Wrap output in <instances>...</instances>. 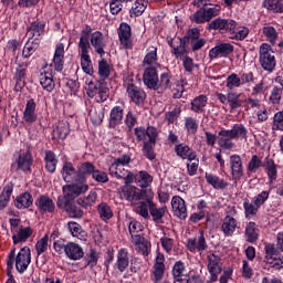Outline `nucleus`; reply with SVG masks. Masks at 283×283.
Returning <instances> with one entry per match:
<instances>
[{
  "mask_svg": "<svg viewBox=\"0 0 283 283\" xmlns=\"http://www.w3.org/2000/svg\"><path fill=\"white\" fill-rule=\"evenodd\" d=\"M189 19L191 23H196L197 25H200L202 23H209L205 13V9L202 7L199 8L195 13H192Z\"/></svg>",
  "mask_w": 283,
  "mask_h": 283,
  "instance_id": "54",
  "label": "nucleus"
},
{
  "mask_svg": "<svg viewBox=\"0 0 283 283\" xmlns=\"http://www.w3.org/2000/svg\"><path fill=\"white\" fill-rule=\"evenodd\" d=\"M40 85L45 92H54L56 83L54 82V74L50 71H44L39 75Z\"/></svg>",
  "mask_w": 283,
  "mask_h": 283,
  "instance_id": "34",
  "label": "nucleus"
},
{
  "mask_svg": "<svg viewBox=\"0 0 283 283\" xmlns=\"http://www.w3.org/2000/svg\"><path fill=\"white\" fill-rule=\"evenodd\" d=\"M263 168L268 174V180L270 185H273L277 180V164L271 157H265L263 161Z\"/></svg>",
  "mask_w": 283,
  "mask_h": 283,
  "instance_id": "31",
  "label": "nucleus"
},
{
  "mask_svg": "<svg viewBox=\"0 0 283 283\" xmlns=\"http://www.w3.org/2000/svg\"><path fill=\"white\" fill-rule=\"evenodd\" d=\"M41 45V38L28 39L27 43L24 44L22 56L23 59H30L36 49Z\"/></svg>",
  "mask_w": 283,
  "mask_h": 283,
  "instance_id": "41",
  "label": "nucleus"
},
{
  "mask_svg": "<svg viewBox=\"0 0 283 283\" xmlns=\"http://www.w3.org/2000/svg\"><path fill=\"white\" fill-rule=\"evenodd\" d=\"M65 255L69 258V260H73L74 262L78 260H83L85 256V251L83 250V247L78 243L74 242H67L65 248Z\"/></svg>",
  "mask_w": 283,
  "mask_h": 283,
  "instance_id": "25",
  "label": "nucleus"
},
{
  "mask_svg": "<svg viewBox=\"0 0 283 283\" xmlns=\"http://www.w3.org/2000/svg\"><path fill=\"white\" fill-rule=\"evenodd\" d=\"M148 202H149V213L153 218V221L156 222V224H160V222H163V218H165L167 208H157L154 201H148Z\"/></svg>",
  "mask_w": 283,
  "mask_h": 283,
  "instance_id": "47",
  "label": "nucleus"
},
{
  "mask_svg": "<svg viewBox=\"0 0 283 283\" xmlns=\"http://www.w3.org/2000/svg\"><path fill=\"white\" fill-rule=\"evenodd\" d=\"M186 271H187V265H185V262L177 261L172 266L171 275L172 277H185Z\"/></svg>",
  "mask_w": 283,
  "mask_h": 283,
  "instance_id": "61",
  "label": "nucleus"
},
{
  "mask_svg": "<svg viewBox=\"0 0 283 283\" xmlns=\"http://www.w3.org/2000/svg\"><path fill=\"white\" fill-rule=\"evenodd\" d=\"M174 87V82H171L170 73H161L158 80V90H171Z\"/></svg>",
  "mask_w": 283,
  "mask_h": 283,
  "instance_id": "53",
  "label": "nucleus"
},
{
  "mask_svg": "<svg viewBox=\"0 0 283 283\" xmlns=\"http://www.w3.org/2000/svg\"><path fill=\"white\" fill-rule=\"evenodd\" d=\"M165 277V254L158 253L153 265L150 280L153 283H160Z\"/></svg>",
  "mask_w": 283,
  "mask_h": 283,
  "instance_id": "14",
  "label": "nucleus"
},
{
  "mask_svg": "<svg viewBox=\"0 0 283 283\" xmlns=\"http://www.w3.org/2000/svg\"><path fill=\"white\" fill-rule=\"evenodd\" d=\"M117 180H125V185H132V182H134V174L128 169L123 168V166H119Z\"/></svg>",
  "mask_w": 283,
  "mask_h": 283,
  "instance_id": "59",
  "label": "nucleus"
},
{
  "mask_svg": "<svg viewBox=\"0 0 283 283\" xmlns=\"http://www.w3.org/2000/svg\"><path fill=\"white\" fill-rule=\"evenodd\" d=\"M129 266V251L126 248H122L117 251V259L115 262V268L119 273H125Z\"/></svg>",
  "mask_w": 283,
  "mask_h": 283,
  "instance_id": "29",
  "label": "nucleus"
},
{
  "mask_svg": "<svg viewBox=\"0 0 283 283\" xmlns=\"http://www.w3.org/2000/svg\"><path fill=\"white\" fill-rule=\"evenodd\" d=\"M245 239L250 244H255L260 239V229L258 228V223L250 221L245 226Z\"/></svg>",
  "mask_w": 283,
  "mask_h": 283,
  "instance_id": "39",
  "label": "nucleus"
},
{
  "mask_svg": "<svg viewBox=\"0 0 283 283\" xmlns=\"http://www.w3.org/2000/svg\"><path fill=\"white\" fill-rule=\"evenodd\" d=\"M14 191V184L12 181L8 182L0 193V211H3L10 205V198H12V192Z\"/></svg>",
  "mask_w": 283,
  "mask_h": 283,
  "instance_id": "37",
  "label": "nucleus"
},
{
  "mask_svg": "<svg viewBox=\"0 0 283 283\" xmlns=\"http://www.w3.org/2000/svg\"><path fill=\"white\" fill-rule=\"evenodd\" d=\"M34 231L31 227H21L18 234L12 235L13 244H21V242H28V239L32 238Z\"/></svg>",
  "mask_w": 283,
  "mask_h": 283,
  "instance_id": "44",
  "label": "nucleus"
},
{
  "mask_svg": "<svg viewBox=\"0 0 283 283\" xmlns=\"http://www.w3.org/2000/svg\"><path fill=\"white\" fill-rule=\"evenodd\" d=\"M270 196H271V191L263 190L256 196H254L252 201H249V199H244L243 209H244L245 218L248 220H251L253 216H258V211H260L261 207L266 203V200H269Z\"/></svg>",
  "mask_w": 283,
  "mask_h": 283,
  "instance_id": "6",
  "label": "nucleus"
},
{
  "mask_svg": "<svg viewBox=\"0 0 283 283\" xmlns=\"http://www.w3.org/2000/svg\"><path fill=\"white\" fill-rule=\"evenodd\" d=\"M62 191L64 198V211H66L70 218H82L85 212L83 211V209H81V207L76 206V202H74V200H76L78 196L87 193V191H90V185L67 184L62 187Z\"/></svg>",
  "mask_w": 283,
  "mask_h": 283,
  "instance_id": "1",
  "label": "nucleus"
},
{
  "mask_svg": "<svg viewBox=\"0 0 283 283\" xmlns=\"http://www.w3.org/2000/svg\"><path fill=\"white\" fill-rule=\"evenodd\" d=\"M90 176H92L93 180L97 182V185H107V182H109V176L107 172L99 170L91 161H84L77 167L75 184L73 185H87V177Z\"/></svg>",
  "mask_w": 283,
  "mask_h": 283,
  "instance_id": "3",
  "label": "nucleus"
},
{
  "mask_svg": "<svg viewBox=\"0 0 283 283\" xmlns=\"http://www.w3.org/2000/svg\"><path fill=\"white\" fill-rule=\"evenodd\" d=\"M235 46L231 43H220L209 51V57L213 59H227L229 54H233Z\"/></svg>",
  "mask_w": 283,
  "mask_h": 283,
  "instance_id": "19",
  "label": "nucleus"
},
{
  "mask_svg": "<svg viewBox=\"0 0 283 283\" xmlns=\"http://www.w3.org/2000/svg\"><path fill=\"white\" fill-rule=\"evenodd\" d=\"M136 186H129V184H125L122 187V195L128 202H134L136 198Z\"/></svg>",
  "mask_w": 283,
  "mask_h": 283,
  "instance_id": "57",
  "label": "nucleus"
},
{
  "mask_svg": "<svg viewBox=\"0 0 283 283\" xmlns=\"http://www.w3.org/2000/svg\"><path fill=\"white\" fill-rule=\"evenodd\" d=\"M181 41V46L190 43L192 52L202 50L203 45H207V39L200 38V29L191 28L186 31L185 36L178 38Z\"/></svg>",
  "mask_w": 283,
  "mask_h": 283,
  "instance_id": "8",
  "label": "nucleus"
},
{
  "mask_svg": "<svg viewBox=\"0 0 283 283\" xmlns=\"http://www.w3.org/2000/svg\"><path fill=\"white\" fill-rule=\"evenodd\" d=\"M171 207L174 214L179 218V220H187V206L185 205V199L180 196H175L171 199Z\"/></svg>",
  "mask_w": 283,
  "mask_h": 283,
  "instance_id": "26",
  "label": "nucleus"
},
{
  "mask_svg": "<svg viewBox=\"0 0 283 283\" xmlns=\"http://www.w3.org/2000/svg\"><path fill=\"white\" fill-rule=\"evenodd\" d=\"M96 198H98V193L94 190H91L86 197L77 198L76 202L82 209H90L93 205L96 203Z\"/></svg>",
  "mask_w": 283,
  "mask_h": 283,
  "instance_id": "46",
  "label": "nucleus"
},
{
  "mask_svg": "<svg viewBox=\"0 0 283 283\" xmlns=\"http://www.w3.org/2000/svg\"><path fill=\"white\" fill-rule=\"evenodd\" d=\"M219 136H227L233 140H247L249 138V129L244 127V124H233L231 129L221 128Z\"/></svg>",
  "mask_w": 283,
  "mask_h": 283,
  "instance_id": "11",
  "label": "nucleus"
},
{
  "mask_svg": "<svg viewBox=\"0 0 283 283\" xmlns=\"http://www.w3.org/2000/svg\"><path fill=\"white\" fill-rule=\"evenodd\" d=\"M36 102L34 98H30L28 99L25 109L23 112V120L24 123L32 125V123H36Z\"/></svg>",
  "mask_w": 283,
  "mask_h": 283,
  "instance_id": "30",
  "label": "nucleus"
},
{
  "mask_svg": "<svg viewBox=\"0 0 283 283\" xmlns=\"http://www.w3.org/2000/svg\"><path fill=\"white\" fill-rule=\"evenodd\" d=\"M111 70L109 64L107 63V60L102 59L98 62V75L101 81L105 82L107 78H109Z\"/></svg>",
  "mask_w": 283,
  "mask_h": 283,
  "instance_id": "55",
  "label": "nucleus"
},
{
  "mask_svg": "<svg viewBox=\"0 0 283 283\" xmlns=\"http://www.w3.org/2000/svg\"><path fill=\"white\" fill-rule=\"evenodd\" d=\"M128 97L135 105H144L147 93L134 83H128L126 86Z\"/></svg>",
  "mask_w": 283,
  "mask_h": 283,
  "instance_id": "18",
  "label": "nucleus"
},
{
  "mask_svg": "<svg viewBox=\"0 0 283 283\" xmlns=\"http://www.w3.org/2000/svg\"><path fill=\"white\" fill-rule=\"evenodd\" d=\"M92 32V27L88 24H85L84 28L81 31L80 42L77 44V48L81 52V65L82 70L85 74H88V76H92L94 74V65L92 64V57H90V34Z\"/></svg>",
  "mask_w": 283,
  "mask_h": 283,
  "instance_id": "4",
  "label": "nucleus"
},
{
  "mask_svg": "<svg viewBox=\"0 0 283 283\" xmlns=\"http://www.w3.org/2000/svg\"><path fill=\"white\" fill-rule=\"evenodd\" d=\"M158 71L155 66L146 67L143 75V82L148 90H158Z\"/></svg>",
  "mask_w": 283,
  "mask_h": 283,
  "instance_id": "20",
  "label": "nucleus"
},
{
  "mask_svg": "<svg viewBox=\"0 0 283 283\" xmlns=\"http://www.w3.org/2000/svg\"><path fill=\"white\" fill-rule=\"evenodd\" d=\"M97 211L99 214L101 220L106 222V220H112L114 218V211L112 207L107 205V202H102L97 206Z\"/></svg>",
  "mask_w": 283,
  "mask_h": 283,
  "instance_id": "50",
  "label": "nucleus"
},
{
  "mask_svg": "<svg viewBox=\"0 0 283 283\" xmlns=\"http://www.w3.org/2000/svg\"><path fill=\"white\" fill-rule=\"evenodd\" d=\"M264 167V161L258 155H252L250 161L248 163L247 174H258V170Z\"/></svg>",
  "mask_w": 283,
  "mask_h": 283,
  "instance_id": "49",
  "label": "nucleus"
},
{
  "mask_svg": "<svg viewBox=\"0 0 283 283\" xmlns=\"http://www.w3.org/2000/svg\"><path fill=\"white\" fill-rule=\"evenodd\" d=\"M134 136L137 143H143L142 153L148 160H156V153H154V147L158 142V128L156 126L147 125L138 126L134 128Z\"/></svg>",
  "mask_w": 283,
  "mask_h": 283,
  "instance_id": "2",
  "label": "nucleus"
},
{
  "mask_svg": "<svg viewBox=\"0 0 283 283\" xmlns=\"http://www.w3.org/2000/svg\"><path fill=\"white\" fill-rule=\"evenodd\" d=\"M88 39L91 41L92 48H94L95 52L103 59L105 54V48H107V42H105V35L103 32L95 31L90 33Z\"/></svg>",
  "mask_w": 283,
  "mask_h": 283,
  "instance_id": "16",
  "label": "nucleus"
},
{
  "mask_svg": "<svg viewBox=\"0 0 283 283\" xmlns=\"http://www.w3.org/2000/svg\"><path fill=\"white\" fill-rule=\"evenodd\" d=\"M282 87L280 86H274L271 91L270 97H269V103L271 105H280L282 103Z\"/></svg>",
  "mask_w": 283,
  "mask_h": 283,
  "instance_id": "60",
  "label": "nucleus"
},
{
  "mask_svg": "<svg viewBox=\"0 0 283 283\" xmlns=\"http://www.w3.org/2000/svg\"><path fill=\"white\" fill-rule=\"evenodd\" d=\"M208 271L210 273V282H218V275L222 273V266H220L221 259L218 254H208Z\"/></svg>",
  "mask_w": 283,
  "mask_h": 283,
  "instance_id": "17",
  "label": "nucleus"
},
{
  "mask_svg": "<svg viewBox=\"0 0 283 283\" xmlns=\"http://www.w3.org/2000/svg\"><path fill=\"white\" fill-rule=\"evenodd\" d=\"M27 32L29 34V39H42L43 34H45V22L41 20H35L27 27Z\"/></svg>",
  "mask_w": 283,
  "mask_h": 283,
  "instance_id": "28",
  "label": "nucleus"
},
{
  "mask_svg": "<svg viewBox=\"0 0 283 283\" xmlns=\"http://www.w3.org/2000/svg\"><path fill=\"white\" fill-rule=\"evenodd\" d=\"M263 34L268 39V41L271 43V45H275L277 42V30L274 29L272 25L263 27Z\"/></svg>",
  "mask_w": 283,
  "mask_h": 283,
  "instance_id": "56",
  "label": "nucleus"
},
{
  "mask_svg": "<svg viewBox=\"0 0 283 283\" xmlns=\"http://www.w3.org/2000/svg\"><path fill=\"white\" fill-rule=\"evenodd\" d=\"M28 74V64L19 63L15 67V73L13 75V81H15V90L17 92L23 90L25 87V76Z\"/></svg>",
  "mask_w": 283,
  "mask_h": 283,
  "instance_id": "27",
  "label": "nucleus"
},
{
  "mask_svg": "<svg viewBox=\"0 0 283 283\" xmlns=\"http://www.w3.org/2000/svg\"><path fill=\"white\" fill-rule=\"evenodd\" d=\"M44 154V167L49 174H54L56 171V165H59L56 154H54V151L52 150H45Z\"/></svg>",
  "mask_w": 283,
  "mask_h": 283,
  "instance_id": "42",
  "label": "nucleus"
},
{
  "mask_svg": "<svg viewBox=\"0 0 283 283\" xmlns=\"http://www.w3.org/2000/svg\"><path fill=\"white\" fill-rule=\"evenodd\" d=\"M125 120V103H119L112 107L108 116V129H118Z\"/></svg>",
  "mask_w": 283,
  "mask_h": 283,
  "instance_id": "9",
  "label": "nucleus"
},
{
  "mask_svg": "<svg viewBox=\"0 0 283 283\" xmlns=\"http://www.w3.org/2000/svg\"><path fill=\"white\" fill-rule=\"evenodd\" d=\"M200 125L195 117H185V129L189 136H196L198 134Z\"/></svg>",
  "mask_w": 283,
  "mask_h": 283,
  "instance_id": "51",
  "label": "nucleus"
},
{
  "mask_svg": "<svg viewBox=\"0 0 283 283\" xmlns=\"http://www.w3.org/2000/svg\"><path fill=\"white\" fill-rule=\"evenodd\" d=\"M10 258L12 260V270L14 269L15 264V271H18L20 275H23V273L28 271V266H30V264L32 263V252L30 251L29 247H23L18 254L17 248L11 249L10 253L7 256V269L10 262Z\"/></svg>",
  "mask_w": 283,
  "mask_h": 283,
  "instance_id": "5",
  "label": "nucleus"
},
{
  "mask_svg": "<svg viewBox=\"0 0 283 283\" xmlns=\"http://www.w3.org/2000/svg\"><path fill=\"white\" fill-rule=\"evenodd\" d=\"M238 28V22L232 19L217 18L208 23L207 30H218L221 33L233 32Z\"/></svg>",
  "mask_w": 283,
  "mask_h": 283,
  "instance_id": "13",
  "label": "nucleus"
},
{
  "mask_svg": "<svg viewBox=\"0 0 283 283\" xmlns=\"http://www.w3.org/2000/svg\"><path fill=\"white\" fill-rule=\"evenodd\" d=\"M118 36L124 49L132 50V48L134 46L132 44V27L128 23H120L118 29Z\"/></svg>",
  "mask_w": 283,
  "mask_h": 283,
  "instance_id": "22",
  "label": "nucleus"
},
{
  "mask_svg": "<svg viewBox=\"0 0 283 283\" xmlns=\"http://www.w3.org/2000/svg\"><path fill=\"white\" fill-rule=\"evenodd\" d=\"M32 153L30 150L19 155L18 159L11 164V171H23L24 174L32 172Z\"/></svg>",
  "mask_w": 283,
  "mask_h": 283,
  "instance_id": "10",
  "label": "nucleus"
},
{
  "mask_svg": "<svg viewBox=\"0 0 283 283\" xmlns=\"http://www.w3.org/2000/svg\"><path fill=\"white\" fill-rule=\"evenodd\" d=\"M35 207L41 216H45V213H54V211H56L54 200H52L48 195H41L38 197L35 200Z\"/></svg>",
  "mask_w": 283,
  "mask_h": 283,
  "instance_id": "15",
  "label": "nucleus"
},
{
  "mask_svg": "<svg viewBox=\"0 0 283 283\" xmlns=\"http://www.w3.org/2000/svg\"><path fill=\"white\" fill-rule=\"evenodd\" d=\"M148 3L149 1L147 0H136L133 7V14H135V17L143 15V12L147 10Z\"/></svg>",
  "mask_w": 283,
  "mask_h": 283,
  "instance_id": "64",
  "label": "nucleus"
},
{
  "mask_svg": "<svg viewBox=\"0 0 283 283\" xmlns=\"http://www.w3.org/2000/svg\"><path fill=\"white\" fill-rule=\"evenodd\" d=\"M230 174L234 185H238V181L242 180L244 176V163H242V157L238 154L230 156Z\"/></svg>",
  "mask_w": 283,
  "mask_h": 283,
  "instance_id": "12",
  "label": "nucleus"
},
{
  "mask_svg": "<svg viewBox=\"0 0 283 283\" xmlns=\"http://www.w3.org/2000/svg\"><path fill=\"white\" fill-rule=\"evenodd\" d=\"M64 65H65V44L60 42L55 46V52L53 55V67L55 72H63Z\"/></svg>",
  "mask_w": 283,
  "mask_h": 283,
  "instance_id": "23",
  "label": "nucleus"
},
{
  "mask_svg": "<svg viewBox=\"0 0 283 283\" xmlns=\"http://www.w3.org/2000/svg\"><path fill=\"white\" fill-rule=\"evenodd\" d=\"M134 180L138 187L142 189H147L151 182H154V177L145 170H140L137 175L134 176Z\"/></svg>",
  "mask_w": 283,
  "mask_h": 283,
  "instance_id": "43",
  "label": "nucleus"
},
{
  "mask_svg": "<svg viewBox=\"0 0 283 283\" xmlns=\"http://www.w3.org/2000/svg\"><path fill=\"white\" fill-rule=\"evenodd\" d=\"M13 205L17 209H30L34 205V197L29 191H25L14 199Z\"/></svg>",
  "mask_w": 283,
  "mask_h": 283,
  "instance_id": "36",
  "label": "nucleus"
},
{
  "mask_svg": "<svg viewBox=\"0 0 283 283\" xmlns=\"http://www.w3.org/2000/svg\"><path fill=\"white\" fill-rule=\"evenodd\" d=\"M209 3H203L202 8H203V12L206 14V19L209 23V21H211V19H213L214 17H218L220 14V10H222V7H220V4H214L212 7H208Z\"/></svg>",
  "mask_w": 283,
  "mask_h": 283,
  "instance_id": "52",
  "label": "nucleus"
},
{
  "mask_svg": "<svg viewBox=\"0 0 283 283\" xmlns=\"http://www.w3.org/2000/svg\"><path fill=\"white\" fill-rule=\"evenodd\" d=\"M205 178H206V181L216 190L224 191V189L229 187V182L220 178L218 175L206 172Z\"/></svg>",
  "mask_w": 283,
  "mask_h": 283,
  "instance_id": "38",
  "label": "nucleus"
},
{
  "mask_svg": "<svg viewBox=\"0 0 283 283\" xmlns=\"http://www.w3.org/2000/svg\"><path fill=\"white\" fill-rule=\"evenodd\" d=\"M96 264H98V252L95 249H90L83 256V269H94Z\"/></svg>",
  "mask_w": 283,
  "mask_h": 283,
  "instance_id": "45",
  "label": "nucleus"
},
{
  "mask_svg": "<svg viewBox=\"0 0 283 283\" xmlns=\"http://www.w3.org/2000/svg\"><path fill=\"white\" fill-rule=\"evenodd\" d=\"M228 103L230 105L231 112H233V109H240V107H242V99H240V94L234 92L228 93Z\"/></svg>",
  "mask_w": 283,
  "mask_h": 283,
  "instance_id": "58",
  "label": "nucleus"
},
{
  "mask_svg": "<svg viewBox=\"0 0 283 283\" xmlns=\"http://www.w3.org/2000/svg\"><path fill=\"white\" fill-rule=\"evenodd\" d=\"M153 202L151 199H147L146 201H140L136 208V211L142 218L145 220H149V202Z\"/></svg>",
  "mask_w": 283,
  "mask_h": 283,
  "instance_id": "62",
  "label": "nucleus"
},
{
  "mask_svg": "<svg viewBox=\"0 0 283 283\" xmlns=\"http://www.w3.org/2000/svg\"><path fill=\"white\" fill-rule=\"evenodd\" d=\"M207 103H209L207 95H198L190 102V109L195 114H205V112H207Z\"/></svg>",
  "mask_w": 283,
  "mask_h": 283,
  "instance_id": "32",
  "label": "nucleus"
},
{
  "mask_svg": "<svg viewBox=\"0 0 283 283\" xmlns=\"http://www.w3.org/2000/svg\"><path fill=\"white\" fill-rule=\"evenodd\" d=\"M262 8L269 10L270 12H274V14L283 13V0H264L262 2Z\"/></svg>",
  "mask_w": 283,
  "mask_h": 283,
  "instance_id": "48",
  "label": "nucleus"
},
{
  "mask_svg": "<svg viewBox=\"0 0 283 283\" xmlns=\"http://www.w3.org/2000/svg\"><path fill=\"white\" fill-rule=\"evenodd\" d=\"M272 132H283V111L274 114L272 120Z\"/></svg>",
  "mask_w": 283,
  "mask_h": 283,
  "instance_id": "63",
  "label": "nucleus"
},
{
  "mask_svg": "<svg viewBox=\"0 0 283 283\" xmlns=\"http://www.w3.org/2000/svg\"><path fill=\"white\" fill-rule=\"evenodd\" d=\"M273 48L269 43H263L259 50V63L264 70V72H269L270 74L275 72V67L277 65V61L275 60V55H273Z\"/></svg>",
  "mask_w": 283,
  "mask_h": 283,
  "instance_id": "7",
  "label": "nucleus"
},
{
  "mask_svg": "<svg viewBox=\"0 0 283 283\" xmlns=\"http://www.w3.org/2000/svg\"><path fill=\"white\" fill-rule=\"evenodd\" d=\"M70 136V122L60 120L53 126L52 140H65Z\"/></svg>",
  "mask_w": 283,
  "mask_h": 283,
  "instance_id": "24",
  "label": "nucleus"
},
{
  "mask_svg": "<svg viewBox=\"0 0 283 283\" xmlns=\"http://www.w3.org/2000/svg\"><path fill=\"white\" fill-rule=\"evenodd\" d=\"M187 249L190 250L191 253H195V251H198L199 253H202V251H207L209 249V245L207 244V239H205V231H200L197 239H188Z\"/></svg>",
  "mask_w": 283,
  "mask_h": 283,
  "instance_id": "21",
  "label": "nucleus"
},
{
  "mask_svg": "<svg viewBox=\"0 0 283 283\" xmlns=\"http://www.w3.org/2000/svg\"><path fill=\"white\" fill-rule=\"evenodd\" d=\"M67 229L73 238H77V240H82L83 242L87 240V232L83 230V227H81L78 222L69 221Z\"/></svg>",
  "mask_w": 283,
  "mask_h": 283,
  "instance_id": "40",
  "label": "nucleus"
},
{
  "mask_svg": "<svg viewBox=\"0 0 283 283\" xmlns=\"http://www.w3.org/2000/svg\"><path fill=\"white\" fill-rule=\"evenodd\" d=\"M235 229H238V220L230 214L226 216L221 224V231L224 238H231L235 233Z\"/></svg>",
  "mask_w": 283,
  "mask_h": 283,
  "instance_id": "35",
  "label": "nucleus"
},
{
  "mask_svg": "<svg viewBox=\"0 0 283 283\" xmlns=\"http://www.w3.org/2000/svg\"><path fill=\"white\" fill-rule=\"evenodd\" d=\"M76 174H78V170H76L72 161H65L63 164L62 178L64 182H71V185L76 184Z\"/></svg>",
  "mask_w": 283,
  "mask_h": 283,
  "instance_id": "33",
  "label": "nucleus"
}]
</instances>
